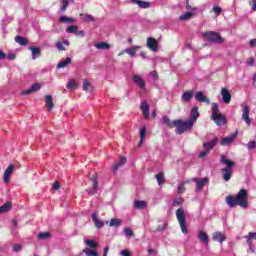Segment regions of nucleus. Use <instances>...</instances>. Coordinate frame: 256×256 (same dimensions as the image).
Masks as SVG:
<instances>
[{
    "label": "nucleus",
    "mask_w": 256,
    "mask_h": 256,
    "mask_svg": "<svg viewBox=\"0 0 256 256\" xmlns=\"http://www.w3.org/2000/svg\"><path fill=\"white\" fill-rule=\"evenodd\" d=\"M244 239H246V243L249 247L248 253L249 251L250 253H255V244H253V237L251 236V234L248 233V235L244 236Z\"/></svg>",
    "instance_id": "a211bd4d"
},
{
    "label": "nucleus",
    "mask_w": 256,
    "mask_h": 256,
    "mask_svg": "<svg viewBox=\"0 0 256 256\" xmlns=\"http://www.w3.org/2000/svg\"><path fill=\"white\" fill-rule=\"evenodd\" d=\"M167 229V223H164L162 226H158L157 231H165Z\"/></svg>",
    "instance_id": "338daca9"
},
{
    "label": "nucleus",
    "mask_w": 256,
    "mask_h": 256,
    "mask_svg": "<svg viewBox=\"0 0 256 256\" xmlns=\"http://www.w3.org/2000/svg\"><path fill=\"white\" fill-rule=\"evenodd\" d=\"M162 121L166 127H169L170 129H173L175 127V120L171 121L168 116H163Z\"/></svg>",
    "instance_id": "c85d7f7f"
},
{
    "label": "nucleus",
    "mask_w": 256,
    "mask_h": 256,
    "mask_svg": "<svg viewBox=\"0 0 256 256\" xmlns=\"http://www.w3.org/2000/svg\"><path fill=\"white\" fill-rule=\"evenodd\" d=\"M13 204L11 202H6L4 205L0 206V215L3 213H8L11 211Z\"/></svg>",
    "instance_id": "cd10ccee"
},
{
    "label": "nucleus",
    "mask_w": 256,
    "mask_h": 256,
    "mask_svg": "<svg viewBox=\"0 0 256 256\" xmlns=\"http://www.w3.org/2000/svg\"><path fill=\"white\" fill-rule=\"evenodd\" d=\"M176 218L178 220L182 233L184 235H187V233H189V230L187 229V217H185V210L183 208L177 209Z\"/></svg>",
    "instance_id": "39448f33"
},
{
    "label": "nucleus",
    "mask_w": 256,
    "mask_h": 256,
    "mask_svg": "<svg viewBox=\"0 0 256 256\" xmlns=\"http://www.w3.org/2000/svg\"><path fill=\"white\" fill-rule=\"evenodd\" d=\"M194 97L198 103H206V105H209L211 103V100L207 96H205V93L203 91L196 92Z\"/></svg>",
    "instance_id": "1a4fd4ad"
},
{
    "label": "nucleus",
    "mask_w": 256,
    "mask_h": 256,
    "mask_svg": "<svg viewBox=\"0 0 256 256\" xmlns=\"http://www.w3.org/2000/svg\"><path fill=\"white\" fill-rule=\"evenodd\" d=\"M66 87L67 89H77V82L72 79L67 83Z\"/></svg>",
    "instance_id": "49530a36"
},
{
    "label": "nucleus",
    "mask_w": 256,
    "mask_h": 256,
    "mask_svg": "<svg viewBox=\"0 0 256 256\" xmlns=\"http://www.w3.org/2000/svg\"><path fill=\"white\" fill-rule=\"evenodd\" d=\"M67 7H69V0H62L61 11H67Z\"/></svg>",
    "instance_id": "864d4df0"
},
{
    "label": "nucleus",
    "mask_w": 256,
    "mask_h": 256,
    "mask_svg": "<svg viewBox=\"0 0 256 256\" xmlns=\"http://www.w3.org/2000/svg\"><path fill=\"white\" fill-rule=\"evenodd\" d=\"M60 23H75V18L67 17V16H61L59 18Z\"/></svg>",
    "instance_id": "4c0bfd02"
},
{
    "label": "nucleus",
    "mask_w": 256,
    "mask_h": 256,
    "mask_svg": "<svg viewBox=\"0 0 256 256\" xmlns=\"http://www.w3.org/2000/svg\"><path fill=\"white\" fill-rule=\"evenodd\" d=\"M185 200L183 199V198H176V199H174L173 201H172V205H183V202H184Z\"/></svg>",
    "instance_id": "09e8293b"
},
{
    "label": "nucleus",
    "mask_w": 256,
    "mask_h": 256,
    "mask_svg": "<svg viewBox=\"0 0 256 256\" xmlns=\"http://www.w3.org/2000/svg\"><path fill=\"white\" fill-rule=\"evenodd\" d=\"M146 46L148 49H150V51H159V42H157L155 38H147Z\"/></svg>",
    "instance_id": "9d476101"
},
{
    "label": "nucleus",
    "mask_w": 256,
    "mask_h": 256,
    "mask_svg": "<svg viewBox=\"0 0 256 256\" xmlns=\"http://www.w3.org/2000/svg\"><path fill=\"white\" fill-rule=\"evenodd\" d=\"M212 11H214V13H215L216 15H220L221 13H223V9H222L221 7H219V6H214V7L212 8Z\"/></svg>",
    "instance_id": "3c124183"
},
{
    "label": "nucleus",
    "mask_w": 256,
    "mask_h": 256,
    "mask_svg": "<svg viewBox=\"0 0 256 256\" xmlns=\"http://www.w3.org/2000/svg\"><path fill=\"white\" fill-rule=\"evenodd\" d=\"M139 46H132L130 48L125 49V53L130 55V57H135V54L137 53V49H139Z\"/></svg>",
    "instance_id": "473e14b6"
},
{
    "label": "nucleus",
    "mask_w": 256,
    "mask_h": 256,
    "mask_svg": "<svg viewBox=\"0 0 256 256\" xmlns=\"http://www.w3.org/2000/svg\"><path fill=\"white\" fill-rule=\"evenodd\" d=\"M141 111H147L149 109V103L147 101H143L140 105Z\"/></svg>",
    "instance_id": "8fccbe9b"
},
{
    "label": "nucleus",
    "mask_w": 256,
    "mask_h": 256,
    "mask_svg": "<svg viewBox=\"0 0 256 256\" xmlns=\"http://www.w3.org/2000/svg\"><path fill=\"white\" fill-rule=\"evenodd\" d=\"M15 42L18 43L19 45H22L23 47H25L29 43L27 41V39L23 38L22 36H16L15 37Z\"/></svg>",
    "instance_id": "c9c22d12"
},
{
    "label": "nucleus",
    "mask_w": 256,
    "mask_h": 256,
    "mask_svg": "<svg viewBox=\"0 0 256 256\" xmlns=\"http://www.w3.org/2000/svg\"><path fill=\"white\" fill-rule=\"evenodd\" d=\"M256 147V142L255 141H250L248 144H247V148L249 151L255 149Z\"/></svg>",
    "instance_id": "5fc2aeb1"
},
{
    "label": "nucleus",
    "mask_w": 256,
    "mask_h": 256,
    "mask_svg": "<svg viewBox=\"0 0 256 256\" xmlns=\"http://www.w3.org/2000/svg\"><path fill=\"white\" fill-rule=\"evenodd\" d=\"M193 13L191 12H186L183 15L179 16L180 21H189V19H192Z\"/></svg>",
    "instance_id": "58836bf2"
},
{
    "label": "nucleus",
    "mask_w": 256,
    "mask_h": 256,
    "mask_svg": "<svg viewBox=\"0 0 256 256\" xmlns=\"http://www.w3.org/2000/svg\"><path fill=\"white\" fill-rule=\"evenodd\" d=\"M186 9L190 11H197V7H191V4H189V0H186Z\"/></svg>",
    "instance_id": "13d9d810"
},
{
    "label": "nucleus",
    "mask_w": 256,
    "mask_h": 256,
    "mask_svg": "<svg viewBox=\"0 0 256 256\" xmlns=\"http://www.w3.org/2000/svg\"><path fill=\"white\" fill-rule=\"evenodd\" d=\"M96 49H109L110 45L107 42H99L95 45Z\"/></svg>",
    "instance_id": "c03bdc74"
},
{
    "label": "nucleus",
    "mask_w": 256,
    "mask_h": 256,
    "mask_svg": "<svg viewBox=\"0 0 256 256\" xmlns=\"http://www.w3.org/2000/svg\"><path fill=\"white\" fill-rule=\"evenodd\" d=\"M203 39L208 43H213L214 45H223L225 39L221 36V33L215 31H206L202 33Z\"/></svg>",
    "instance_id": "7ed1b4c3"
},
{
    "label": "nucleus",
    "mask_w": 256,
    "mask_h": 256,
    "mask_svg": "<svg viewBox=\"0 0 256 256\" xmlns=\"http://www.w3.org/2000/svg\"><path fill=\"white\" fill-rule=\"evenodd\" d=\"M131 2L138 5L140 9H149L151 7V2H145L143 0H131Z\"/></svg>",
    "instance_id": "a878e982"
},
{
    "label": "nucleus",
    "mask_w": 256,
    "mask_h": 256,
    "mask_svg": "<svg viewBox=\"0 0 256 256\" xmlns=\"http://www.w3.org/2000/svg\"><path fill=\"white\" fill-rule=\"evenodd\" d=\"M220 163L222 165H226V167L222 168L221 174L224 181H231V177H233V167H235V162L227 159L225 155H222L220 158Z\"/></svg>",
    "instance_id": "f03ea898"
},
{
    "label": "nucleus",
    "mask_w": 256,
    "mask_h": 256,
    "mask_svg": "<svg viewBox=\"0 0 256 256\" xmlns=\"http://www.w3.org/2000/svg\"><path fill=\"white\" fill-rule=\"evenodd\" d=\"M132 81H133V83H135V85L137 87H139V89H142V90L146 89L145 87H146L147 84L145 83V80H143V78L141 76L134 75L132 77Z\"/></svg>",
    "instance_id": "f8f14e48"
},
{
    "label": "nucleus",
    "mask_w": 256,
    "mask_h": 256,
    "mask_svg": "<svg viewBox=\"0 0 256 256\" xmlns=\"http://www.w3.org/2000/svg\"><path fill=\"white\" fill-rule=\"evenodd\" d=\"M192 181L196 183V191H203V187L209 185V178H193Z\"/></svg>",
    "instance_id": "0eeeda50"
},
{
    "label": "nucleus",
    "mask_w": 256,
    "mask_h": 256,
    "mask_svg": "<svg viewBox=\"0 0 256 256\" xmlns=\"http://www.w3.org/2000/svg\"><path fill=\"white\" fill-rule=\"evenodd\" d=\"M15 171V166L13 164H10L7 169L4 171V183H8L11 181V173Z\"/></svg>",
    "instance_id": "dca6fc26"
},
{
    "label": "nucleus",
    "mask_w": 256,
    "mask_h": 256,
    "mask_svg": "<svg viewBox=\"0 0 256 256\" xmlns=\"http://www.w3.org/2000/svg\"><path fill=\"white\" fill-rule=\"evenodd\" d=\"M178 193H185V185L181 184L178 186Z\"/></svg>",
    "instance_id": "0e129e2a"
},
{
    "label": "nucleus",
    "mask_w": 256,
    "mask_h": 256,
    "mask_svg": "<svg viewBox=\"0 0 256 256\" xmlns=\"http://www.w3.org/2000/svg\"><path fill=\"white\" fill-rule=\"evenodd\" d=\"M249 46L252 48L256 47V38L249 41Z\"/></svg>",
    "instance_id": "774afa93"
},
{
    "label": "nucleus",
    "mask_w": 256,
    "mask_h": 256,
    "mask_svg": "<svg viewBox=\"0 0 256 256\" xmlns=\"http://www.w3.org/2000/svg\"><path fill=\"white\" fill-rule=\"evenodd\" d=\"M80 17L84 23H93L95 21V17L91 14H80Z\"/></svg>",
    "instance_id": "c756f323"
},
{
    "label": "nucleus",
    "mask_w": 256,
    "mask_h": 256,
    "mask_svg": "<svg viewBox=\"0 0 256 256\" xmlns=\"http://www.w3.org/2000/svg\"><path fill=\"white\" fill-rule=\"evenodd\" d=\"M235 139H237V132L231 134L230 136L222 138L220 140V145L222 147H226L227 145H231V143H233V141H235Z\"/></svg>",
    "instance_id": "9b49d317"
},
{
    "label": "nucleus",
    "mask_w": 256,
    "mask_h": 256,
    "mask_svg": "<svg viewBox=\"0 0 256 256\" xmlns=\"http://www.w3.org/2000/svg\"><path fill=\"white\" fill-rule=\"evenodd\" d=\"M213 241H218V243H223V241H226L227 237L222 232H215L212 235Z\"/></svg>",
    "instance_id": "393cba45"
},
{
    "label": "nucleus",
    "mask_w": 256,
    "mask_h": 256,
    "mask_svg": "<svg viewBox=\"0 0 256 256\" xmlns=\"http://www.w3.org/2000/svg\"><path fill=\"white\" fill-rule=\"evenodd\" d=\"M90 181H92V190H86L88 195H95L99 189V177L97 174H93L90 177Z\"/></svg>",
    "instance_id": "423d86ee"
},
{
    "label": "nucleus",
    "mask_w": 256,
    "mask_h": 256,
    "mask_svg": "<svg viewBox=\"0 0 256 256\" xmlns=\"http://www.w3.org/2000/svg\"><path fill=\"white\" fill-rule=\"evenodd\" d=\"M126 163H127V158L124 156H121L119 161L114 163V165L112 166V171H118L119 167H123V165Z\"/></svg>",
    "instance_id": "b1692460"
},
{
    "label": "nucleus",
    "mask_w": 256,
    "mask_h": 256,
    "mask_svg": "<svg viewBox=\"0 0 256 256\" xmlns=\"http://www.w3.org/2000/svg\"><path fill=\"white\" fill-rule=\"evenodd\" d=\"M242 119H243V121H245L246 125H248V126L251 125V118H249V106L248 105H245L243 108Z\"/></svg>",
    "instance_id": "6ab92c4d"
},
{
    "label": "nucleus",
    "mask_w": 256,
    "mask_h": 256,
    "mask_svg": "<svg viewBox=\"0 0 256 256\" xmlns=\"http://www.w3.org/2000/svg\"><path fill=\"white\" fill-rule=\"evenodd\" d=\"M246 63L249 67H253V65H255V59L249 58Z\"/></svg>",
    "instance_id": "e2e57ef3"
},
{
    "label": "nucleus",
    "mask_w": 256,
    "mask_h": 256,
    "mask_svg": "<svg viewBox=\"0 0 256 256\" xmlns=\"http://www.w3.org/2000/svg\"><path fill=\"white\" fill-rule=\"evenodd\" d=\"M124 234L126 235V237H133V235H135L133 230L129 227L124 228Z\"/></svg>",
    "instance_id": "de8ad7c7"
},
{
    "label": "nucleus",
    "mask_w": 256,
    "mask_h": 256,
    "mask_svg": "<svg viewBox=\"0 0 256 256\" xmlns=\"http://www.w3.org/2000/svg\"><path fill=\"white\" fill-rule=\"evenodd\" d=\"M211 119L218 127H221V125H225V123H227V118H225L223 114H216V116H212Z\"/></svg>",
    "instance_id": "4468645a"
},
{
    "label": "nucleus",
    "mask_w": 256,
    "mask_h": 256,
    "mask_svg": "<svg viewBox=\"0 0 256 256\" xmlns=\"http://www.w3.org/2000/svg\"><path fill=\"white\" fill-rule=\"evenodd\" d=\"M121 223H123V221L121 219H111L110 220V227H121Z\"/></svg>",
    "instance_id": "a19ab883"
},
{
    "label": "nucleus",
    "mask_w": 256,
    "mask_h": 256,
    "mask_svg": "<svg viewBox=\"0 0 256 256\" xmlns=\"http://www.w3.org/2000/svg\"><path fill=\"white\" fill-rule=\"evenodd\" d=\"M193 95H195V92L193 90H189V91L182 93V95H181L182 103H191V101L193 99Z\"/></svg>",
    "instance_id": "ddd939ff"
},
{
    "label": "nucleus",
    "mask_w": 256,
    "mask_h": 256,
    "mask_svg": "<svg viewBox=\"0 0 256 256\" xmlns=\"http://www.w3.org/2000/svg\"><path fill=\"white\" fill-rule=\"evenodd\" d=\"M144 119H149L150 111L148 110H143L142 111Z\"/></svg>",
    "instance_id": "052dcab7"
},
{
    "label": "nucleus",
    "mask_w": 256,
    "mask_h": 256,
    "mask_svg": "<svg viewBox=\"0 0 256 256\" xmlns=\"http://www.w3.org/2000/svg\"><path fill=\"white\" fill-rule=\"evenodd\" d=\"M40 89H41V84L35 83L29 89L22 91V95H31V93H37V91H40Z\"/></svg>",
    "instance_id": "f3484780"
},
{
    "label": "nucleus",
    "mask_w": 256,
    "mask_h": 256,
    "mask_svg": "<svg viewBox=\"0 0 256 256\" xmlns=\"http://www.w3.org/2000/svg\"><path fill=\"white\" fill-rule=\"evenodd\" d=\"M226 203L231 209H233V207H237V205L242 207V209H247V207H249L247 190L241 189L236 196H227Z\"/></svg>",
    "instance_id": "f257e3e1"
},
{
    "label": "nucleus",
    "mask_w": 256,
    "mask_h": 256,
    "mask_svg": "<svg viewBox=\"0 0 256 256\" xmlns=\"http://www.w3.org/2000/svg\"><path fill=\"white\" fill-rule=\"evenodd\" d=\"M29 51H31L32 53V59H39V56L41 55V48L37 47V46H30Z\"/></svg>",
    "instance_id": "5701e85b"
},
{
    "label": "nucleus",
    "mask_w": 256,
    "mask_h": 256,
    "mask_svg": "<svg viewBox=\"0 0 256 256\" xmlns=\"http://www.w3.org/2000/svg\"><path fill=\"white\" fill-rule=\"evenodd\" d=\"M145 135H147V128L144 126L140 130V142L138 143V147L143 145V141L145 140Z\"/></svg>",
    "instance_id": "2f4dec72"
},
{
    "label": "nucleus",
    "mask_w": 256,
    "mask_h": 256,
    "mask_svg": "<svg viewBox=\"0 0 256 256\" xmlns=\"http://www.w3.org/2000/svg\"><path fill=\"white\" fill-rule=\"evenodd\" d=\"M45 103L48 111H51L55 107V104L53 103V96L51 95L45 96Z\"/></svg>",
    "instance_id": "bb28decb"
},
{
    "label": "nucleus",
    "mask_w": 256,
    "mask_h": 256,
    "mask_svg": "<svg viewBox=\"0 0 256 256\" xmlns=\"http://www.w3.org/2000/svg\"><path fill=\"white\" fill-rule=\"evenodd\" d=\"M83 253H85L87 256H99V253L96 250H92L89 248H85L83 250Z\"/></svg>",
    "instance_id": "79ce46f5"
},
{
    "label": "nucleus",
    "mask_w": 256,
    "mask_h": 256,
    "mask_svg": "<svg viewBox=\"0 0 256 256\" xmlns=\"http://www.w3.org/2000/svg\"><path fill=\"white\" fill-rule=\"evenodd\" d=\"M38 239H40L41 241L45 240V239H51V233L50 232H42L38 234Z\"/></svg>",
    "instance_id": "37998d69"
},
{
    "label": "nucleus",
    "mask_w": 256,
    "mask_h": 256,
    "mask_svg": "<svg viewBox=\"0 0 256 256\" xmlns=\"http://www.w3.org/2000/svg\"><path fill=\"white\" fill-rule=\"evenodd\" d=\"M92 221L95 224V227H97V229H101L103 227H105V222L99 220V217L97 216V213H92Z\"/></svg>",
    "instance_id": "4be33fe9"
},
{
    "label": "nucleus",
    "mask_w": 256,
    "mask_h": 256,
    "mask_svg": "<svg viewBox=\"0 0 256 256\" xmlns=\"http://www.w3.org/2000/svg\"><path fill=\"white\" fill-rule=\"evenodd\" d=\"M120 255H122V256H131V252H129V250H122V251H120Z\"/></svg>",
    "instance_id": "69168bd1"
},
{
    "label": "nucleus",
    "mask_w": 256,
    "mask_h": 256,
    "mask_svg": "<svg viewBox=\"0 0 256 256\" xmlns=\"http://www.w3.org/2000/svg\"><path fill=\"white\" fill-rule=\"evenodd\" d=\"M16 57H17V55H15V53H9L7 55L8 61H15Z\"/></svg>",
    "instance_id": "4d7b16f0"
},
{
    "label": "nucleus",
    "mask_w": 256,
    "mask_h": 256,
    "mask_svg": "<svg viewBox=\"0 0 256 256\" xmlns=\"http://www.w3.org/2000/svg\"><path fill=\"white\" fill-rule=\"evenodd\" d=\"M69 63H71V57H67L65 60L60 61L57 64L56 69H63V67H67Z\"/></svg>",
    "instance_id": "7c9ffc66"
},
{
    "label": "nucleus",
    "mask_w": 256,
    "mask_h": 256,
    "mask_svg": "<svg viewBox=\"0 0 256 256\" xmlns=\"http://www.w3.org/2000/svg\"><path fill=\"white\" fill-rule=\"evenodd\" d=\"M60 187H61V184L58 181L54 182L52 185V189L54 191H58V189H60Z\"/></svg>",
    "instance_id": "6e6d98bb"
},
{
    "label": "nucleus",
    "mask_w": 256,
    "mask_h": 256,
    "mask_svg": "<svg viewBox=\"0 0 256 256\" xmlns=\"http://www.w3.org/2000/svg\"><path fill=\"white\" fill-rule=\"evenodd\" d=\"M174 125L177 135H183V133H185L186 131H191V129H193V124L189 120H174Z\"/></svg>",
    "instance_id": "20e7f679"
},
{
    "label": "nucleus",
    "mask_w": 256,
    "mask_h": 256,
    "mask_svg": "<svg viewBox=\"0 0 256 256\" xmlns=\"http://www.w3.org/2000/svg\"><path fill=\"white\" fill-rule=\"evenodd\" d=\"M155 178L158 185H163V183H165V174L163 172L156 174Z\"/></svg>",
    "instance_id": "f704fd0d"
},
{
    "label": "nucleus",
    "mask_w": 256,
    "mask_h": 256,
    "mask_svg": "<svg viewBox=\"0 0 256 256\" xmlns=\"http://www.w3.org/2000/svg\"><path fill=\"white\" fill-rule=\"evenodd\" d=\"M199 107L194 106L191 110H190V115H189V119L188 121L195 125V123H197V119H199Z\"/></svg>",
    "instance_id": "6e6552de"
},
{
    "label": "nucleus",
    "mask_w": 256,
    "mask_h": 256,
    "mask_svg": "<svg viewBox=\"0 0 256 256\" xmlns=\"http://www.w3.org/2000/svg\"><path fill=\"white\" fill-rule=\"evenodd\" d=\"M84 243H86V245H88V247H90L91 249H97V247H99V244H97L95 240L86 239L84 240Z\"/></svg>",
    "instance_id": "e433bc0d"
},
{
    "label": "nucleus",
    "mask_w": 256,
    "mask_h": 256,
    "mask_svg": "<svg viewBox=\"0 0 256 256\" xmlns=\"http://www.w3.org/2000/svg\"><path fill=\"white\" fill-rule=\"evenodd\" d=\"M222 99L226 104L231 103V92L227 88H222L221 90Z\"/></svg>",
    "instance_id": "412c9836"
},
{
    "label": "nucleus",
    "mask_w": 256,
    "mask_h": 256,
    "mask_svg": "<svg viewBox=\"0 0 256 256\" xmlns=\"http://www.w3.org/2000/svg\"><path fill=\"white\" fill-rule=\"evenodd\" d=\"M89 87H91V83H89V80L83 81V91H89Z\"/></svg>",
    "instance_id": "603ef678"
},
{
    "label": "nucleus",
    "mask_w": 256,
    "mask_h": 256,
    "mask_svg": "<svg viewBox=\"0 0 256 256\" xmlns=\"http://www.w3.org/2000/svg\"><path fill=\"white\" fill-rule=\"evenodd\" d=\"M21 249H22V246L19 244H16L13 247V251H15V253H19V251H21Z\"/></svg>",
    "instance_id": "680f3d73"
},
{
    "label": "nucleus",
    "mask_w": 256,
    "mask_h": 256,
    "mask_svg": "<svg viewBox=\"0 0 256 256\" xmlns=\"http://www.w3.org/2000/svg\"><path fill=\"white\" fill-rule=\"evenodd\" d=\"M77 29H79V26L77 25L68 26L66 29V33H72L75 35L77 33Z\"/></svg>",
    "instance_id": "a18cd8bd"
},
{
    "label": "nucleus",
    "mask_w": 256,
    "mask_h": 256,
    "mask_svg": "<svg viewBox=\"0 0 256 256\" xmlns=\"http://www.w3.org/2000/svg\"><path fill=\"white\" fill-rule=\"evenodd\" d=\"M217 143H219V138L215 137L214 139H212L211 141L208 142H204L203 143V147L205 150H207L208 152L211 151V149H215V145H217Z\"/></svg>",
    "instance_id": "2eb2a0df"
},
{
    "label": "nucleus",
    "mask_w": 256,
    "mask_h": 256,
    "mask_svg": "<svg viewBox=\"0 0 256 256\" xmlns=\"http://www.w3.org/2000/svg\"><path fill=\"white\" fill-rule=\"evenodd\" d=\"M198 239L201 241L206 247L209 245V235L206 234L205 231L200 230L198 232Z\"/></svg>",
    "instance_id": "aec40b11"
},
{
    "label": "nucleus",
    "mask_w": 256,
    "mask_h": 256,
    "mask_svg": "<svg viewBox=\"0 0 256 256\" xmlns=\"http://www.w3.org/2000/svg\"><path fill=\"white\" fill-rule=\"evenodd\" d=\"M216 115H221V113H219V104L212 103V115H211V117H215Z\"/></svg>",
    "instance_id": "ea45409f"
},
{
    "label": "nucleus",
    "mask_w": 256,
    "mask_h": 256,
    "mask_svg": "<svg viewBox=\"0 0 256 256\" xmlns=\"http://www.w3.org/2000/svg\"><path fill=\"white\" fill-rule=\"evenodd\" d=\"M135 209H145L147 207V202L143 200H136L134 202Z\"/></svg>",
    "instance_id": "72a5a7b5"
},
{
    "label": "nucleus",
    "mask_w": 256,
    "mask_h": 256,
    "mask_svg": "<svg viewBox=\"0 0 256 256\" xmlns=\"http://www.w3.org/2000/svg\"><path fill=\"white\" fill-rule=\"evenodd\" d=\"M77 37H85V32L83 30H76V34Z\"/></svg>",
    "instance_id": "bf43d9fd"
}]
</instances>
